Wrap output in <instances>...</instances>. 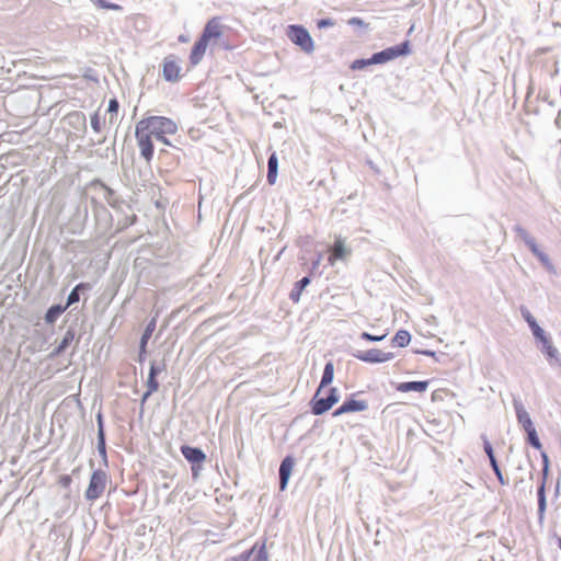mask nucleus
I'll use <instances>...</instances> for the list:
<instances>
[{
  "label": "nucleus",
  "mask_w": 561,
  "mask_h": 561,
  "mask_svg": "<svg viewBox=\"0 0 561 561\" xmlns=\"http://www.w3.org/2000/svg\"><path fill=\"white\" fill-rule=\"evenodd\" d=\"M347 409H346V404L345 402L343 401L341 405H339L333 412H332V416L333 417H337V416H341L343 414H347Z\"/></svg>",
  "instance_id": "obj_57"
},
{
  "label": "nucleus",
  "mask_w": 561,
  "mask_h": 561,
  "mask_svg": "<svg viewBox=\"0 0 561 561\" xmlns=\"http://www.w3.org/2000/svg\"><path fill=\"white\" fill-rule=\"evenodd\" d=\"M153 392H150L148 390H146L141 398H140V412H139V417L141 419L142 415H144V407L146 404V402L148 401V399L152 396Z\"/></svg>",
  "instance_id": "obj_52"
},
{
  "label": "nucleus",
  "mask_w": 561,
  "mask_h": 561,
  "mask_svg": "<svg viewBox=\"0 0 561 561\" xmlns=\"http://www.w3.org/2000/svg\"><path fill=\"white\" fill-rule=\"evenodd\" d=\"M76 329L75 325L71 324L68 327L67 331L65 332L61 341L58 343L57 346L49 353L48 357L50 359H55L59 356H61L67 348L73 343L76 339Z\"/></svg>",
  "instance_id": "obj_17"
},
{
  "label": "nucleus",
  "mask_w": 561,
  "mask_h": 561,
  "mask_svg": "<svg viewBox=\"0 0 561 561\" xmlns=\"http://www.w3.org/2000/svg\"><path fill=\"white\" fill-rule=\"evenodd\" d=\"M96 8L112 11H123V7L107 0H90Z\"/></svg>",
  "instance_id": "obj_39"
},
{
  "label": "nucleus",
  "mask_w": 561,
  "mask_h": 561,
  "mask_svg": "<svg viewBox=\"0 0 561 561\" xmlns=\"http://www.w3.org/2000/svg\"><path fill=\"white\" fill-rule=\"evenodd\" d=\"M135 138L140 150V157L145 159L146 162H151L154 156L153 137L145 131L144 127L137 123L135 127Z\"/></svg>",
  "instance_id": "obj_8"
},
{
  "label": "nucleus",
  "mask_w": 561,
  "mask_h": 561,
  "mask_svg": "<svg viewBox=\"0 0 561 561\" xmlns=\"http://www.w3.org/2000/svg\"><path fill=\"white\" fill-rule=\"evenodd\" d=\"M554 124H556V126H558L559 128L561 127V111H559L558 116H557V117H556V119H554Z\"/></svg>",
  "instance_id": "obj_62"
},
{
  "label": "nucleus",
  "mask_w": 561,
  "mask_h": 561,
  "mask_svg": "<svg viewBox=\"0 0 561 561\" xmlns=\"http://www.w3.org/2000/svg\"><path fill=\"white\" fill-rule=\"evenodd\" d=\"M363 391H357L354 393L348 394L344 402L346 404V409L348 413H358L364 412L368 409V402L366 400H359L357 399L358 396H360Z\"/></svg>",
  "instance_id": "obj_24"
},
{
  "label": "nucleus",
  "mask_w": 561,
  "mask_h": 561,
  "mask_svg": "<svg viewBox=\"0 0 561 561\" xmlns=\"http://www.w3.org/2000/svg\"><path fill=\"white\" fill-rule=\"evenodd\" d=\"M146 387H147V390L150 392L154 393L156 391H158V389H159L158 378L148 376L147 381H146Z\"/></svg>",
  "instance_id": "obj_50"
},
{
  "label": "nucleus",
  "mask_w": 561,
  "mask_h": 561,
  "mask_svg": "<svg viewBox=\"0 0 561 561\" xmlns=\"http://www.w3.org/2000/svg\"><path fill=\"white\" fill-rule=\"evenodd\" d=\"M351 355L364 363L368 364H380V350L379 348H370L367 351H355L352 352Z\"/></svg>",
  "instance_id": "obj_29"
},
{
  "label": "nucleus",
  "mask_w": 561,
  "mask_h": 561,
  "mask_svg": "<svg viewBox=\"0 0 561 561\" xmlns=\"http://www.w3.org/2000/svg\"><path fill=\"white\" fill-rule=\"evenodd\" d=\"M147 345H142L141 344H138V356H137V360L140 363V364H144L146 358H147Z\"/></svg>",
  "instance_id": "obj_53"
},
{
  "label": "nucleus",
  "mask_w": 561,
  "mask_h": 561,
  "mask_svg": "<svg viewBox=\"0 0 561 561\" xmlns=\"http://www.w3.org/2000/svg\"><path fill=\"white\" fill-rule=\"evenodd\" d=\"M533 91H534V88H533V84L530 83L528 89H527V94H526V102H525L526 113L527 114L533 113L535 115H538L539 114V108L537 106H535L534 108L530 107L529 98L533 94Z\"/></svg>",
  "instance_id": "obj_46"
},
{
  "label": "nucleus",
  "mask_w": 561,
  "mask_h": 561,
  "mask_svg": "<svg viewBox=\"0 0 561 561\" xmlns=\"http://www.w3.org/2000/svg\"><path fill=\"white\" fill-rule=\"evenodd\" d=\"M537 100L546 102L550 106H554L556 105V101L550 99L548 92H543V93L539 92L538 95H537Z\"/></svg>",
  "instance_id": "obj_55"
},
{
  "label": "nucleus",
  "mask_w": 561,
  "mask_h": 561,
  "mask_svg": "<svg viewBox=\"0 0 561 561\" xmlns=\"http://www.w3.org/2000/svg\"><path fill=\"white\" fill-rule=\"evenodd\" d=\"M415 354H421V355H424V356H427V357H433L437 360V356H436V352L433 351V350H415L414 351Z\"/></svg>",
  "instance_id": "obj_58"
},
{
  "label": "nucleus",
  "mask_w": 561,
  "mask_h": 561,
  "mask_svg": "<svg viewBox=\"0 0 561 561\" xmlns=\"http://www.w3.org/2000/svg\"><path fill=\"white\" fill-rule=\"evenodd\" d=\"M327 396H328V399L332 405V408L339 403L340 399H341V396H340V392H339V389L336 387H328V390H327Z\"/></svg>",
  "instance_id": "obj_44"
},
{
  "label": "nucleus",
  "mask_w": 561,
  "mask_h": 561,
  "mask_svg": "<svg viewBox=\"0 0 561 561\" xmlns=\"http://www.w3.org/2000/svg\"><path fill=\"white\" fill-rule=\"evenodd\" d=\"M95 421L98 425V433H96V449L100 455V457L103 460L104 466H108L107 460V451H106V433H105V424H104V416L102 411L100 410L95 415Z\"/></svg>",
  "instance_id": "obj_13"
},
{
  "label": "nucleus",
  "mask_w": 561,
  "mask_h": 561,
  "mask_svg": "<svg viewBox=\"0 0 561 561\" xmlns=\"http://www.w3.org/2000/svg\"><path fill=\"white\" fill-rule=\"evenodd\" d=\"M359 337L366 342L377 343V342H381L386 337V334L376 335V334H371L369 332L364 331L360 333Z\"/></svg>",
  "instance_id": "obj_45"
},
{
  "label": "nucleus",
  "mask_w": 561,
  "mask_h": 561,
  "mask_svg": "<svg viewBox=\"0 0 561 561\" xmlns=\"http://www.w3.org/2000/svg\"><path fill=\"white\" fill-rule=\"evenodd\" d=\"M539 351L552 368H559L561 371V356L558 348L553 345L551 336L537 343Z\"/></svg>",
  "instance_id": "obj_12"
},
{
  "label": "nucleus",
  "mask_w": 561,
  "mask_h": 561,
  "mask_svg": "<svg viewBox=\"0 0 561 561\" xmlns=\"http://www.w3.org/2000/svg\"><path fill=\"white\" fill-rule=\"evenodd\" d=\"M58 483H59V485H60V486H62V488H66V489H67V488H69V486L71 485V483H72V478H71V476H69V474H61V476L59 477Z\"/></svg>",
  "instance_id": "obj_54"
},
{
  "label": "nucleus",
  "mask_w": 561,
  "mask_h": 561,
  "mask_svg": "<svg viewBox=\"0 0 561 561\" xmlns=\"http://www.w3.org/2000/svg\"><path fill=\"white\" fill-rule=\"evenodd\" d=\"M271 153L267 158V174H266V181L270 185H274L277 181L278 176V156L275 150H272V147H270Z\"/></svg>",
  "instance_id": "obj_27"
},
{
  "label": "nucleus",
  "mask_w": 561,
  "mask_h": 561,
  "mask_svg": "<svg viewBox=\"0 0 561 561\" xmlns=\"http://www.w3.org/2000/svg\"><path fill=\"white\" fill-rule=\"evenodd\" d=\"M333 379H334V364L330 359L324 364L321 380L317 388L327 389L328 387H330Z\"/></svg>",
  "instance_id": "obj_33"
},
{
  "label": "nucleus",
  "mask_w": 561,
  "mask_h": 561,
  "mask_svg": "<svg viewBox=\"0 0 561 561\" xmlns=\"http://www.w3.org/2000/svg\"><path fill=\"white\" fill-rule=\"evenodd\" d=\"M95 211H96L98 219L104 217V218H111V220H113L111 214L104 206L95 207Z\"/></svg>",
  "instance_id": "obj_56"
},
{
  "label": "nucleus",
  "mask_w": 561,
  "mask_h": 561,
  "mask_svg": "<svg viewBox=\"0 0 561 561\" xmlns=\"http://www.w3.org/2000/svg\"><path fill=\"white\" fill-rule=\"evenodd\" d=\"M323 259V252L322 251H317L316 252V257L312 260L311 262V266L309 268V273L311 276L317 272V270L319 268V265L321 263Z\"/></svg>",
  "instance_id": "obj_48"
},
{
  "label": "nucleus",
  "mask_w": 561,
  "mask_h": 561,
  "mask_svg": "<svg viewBox=\"0 0 561 561\" xmlns=\"http://www.w3.org/2000/svg\"><path fill=\"white\" fill-rule=\"evenodd\" d=\"M138 124L156 139H161L162 136L175 135L178 131V124L165 116H148L140 119Z\"/></svg>",
  "instance_id": "obj_2"
},
{
  "label": "nucleus",
  "mask_w": 561,
  "mask_h": 561,
  "mask_svg": "<svg viewBox=\"0 0 561 561\" xmlns=\"http://www.w3.org/2000/svg\"><path fill=\"white\" fill-rule=\"evenodd\" d=\"M540 457H541V479L537 485V516L538 523L540 526L543 525L546 511H547V479L550 471V459L548 454L541 448Z\"/></svg>",
  "instance_id": "obj_3"
},
{
  "label": "nucleus",
  "mask_w": 561,
  "mask_h": 561,
  "mask_svg": "<svg viewBox=\"0 0 561 561\" xmlns=\"http://www.w3.org/2000/svg\"><path fill=\"white\" fill-rule=\"evenodd\" d=\"M181 66L174 55H169L162 62V77L167 82H178L181 78Z\"/></svg>",
  "instance_id": "obj_16"
},
{
  "label": "nucleus",
  "mask_w": 561,
  "mask_h": 561,
  "mask_svg": "<svg viewBox=\"0 0 561 561\" xmlns=\"http://www.w3.org/2000/svg\"><path fill=\"white\" fill-rule=\"evenodd\" d=\"M531 331V334L536 341V343H539L546 339H548L550 335L539 325L538 322L533 323L528 327Z\"/></svg>",
  "instance_id": "obj_38"
},
{
  "label": "nucleus",
  "mask_w": 561,
  "mask_h": 561,
  "mask_svg": "<svg viewBox=\"0 0 561 561\" xmlns=\"http://www.w3.org/2000/svg\"><path fill=\"white\" fill-rule=\"evenodd\" d=\"M67 310V308L64 306V304H53L49 306L44 316L43 320L46 325L54 327L57 322V320L61 317V314Z\"/></svg>",
  "instance_id": "obj_25"
},
{
  "label": "nucleus",
  "mask_w": 561,
  "mask_h": 561,
  "mask_svg": "<svg viewBox=\"0 0 561 561\" xmlns=\"http://www.w3.org/2000/svg\"><path fill=\"white\" fill-rule=\"evenodd\" d=\"M165 159H169V160H170V161H168V162H167L169 165H171L172 168H175V167H174V163H173V156H169V157H167Z\"/></svg>",
  "instance_id": "obj_64"
},
{
  "label": "nucleus",
  "mask_w": 561,
  "mask_h": 561,
  "mask_svg": "<svg viewBox=\"0 0 561 561\" xmlns=\"http://www.w3.org/2000/svg\"><path fill=\"white\" fill-rule=\"evenodd\" d=\"M208 45L209 44H207L199 36L196 38V41L194 42V44L191 48V53L188 56L190 65L192 67L197 66L202 61Z\"/></svg>",
  "instance_id": "obj_22"
},
{
  "label": "nucleus",
  "mask_w": 561,
  "mask_h": 561,
  "mask_svg": "<svg viewBox=\"0 0 561 561\" xmlns=\"http://www.w3.org/2000/svg\"><path fill=\"white\" fill-rule=\"evenodd\" d=\"M529 251L538 259L549 273L557 274L556 266L551 262L549 255L539 248L538 243L531 247Z\"/></svg>",
  "instance_id": "obj_32"
},
{
  "label": "nucleus",
  "mask_w": 561,
  "mask_h": 561,
  "mask_svg": "<svg viewBox=\"0 0 561 561\" xmlns=\"http://www.w3.org/2000/svg\"><path fill=\"white\" fill-rule=\"evenodd\" d=\"M117 218L115 222L114 233H121L134 226L138 219L137 215H135L131 210L124 208V210H116Z\"/></svg>",
  "instance_id": "obj_19"
},
{
  "label": "nucleus",
  "mask_w": 561,
  "mask_h": 561,
  "mask_svg": "<svg viewBox=\"0 0 561 561\" xmlns=\"http://www.w3.org/2000/svg\"><path fill=\"white\" fill-rule=\"evenodd\" d=\"M92 289V285L88 282L78 283L71 291L68 294L66 298V302L64 306L68 309L71 306L78 304L80 301L81 295L90 291Z\"/></svg>",
  "instance_id": "obj_21"
},
{
  "label": "nucleus",
  "mask_w": 561,
  "mask_h": 561,
  "mask_svg": "<svg viewBox=\"0 0 561 561\" xmlns=\"http://www.w3.org/2000/svg\"><path fill=\"white\" fill-rule=\"evenodd\" d=\"M180 451L184 459L191 465L192 479L196 481L201 476V471L207 458L205 451L201 447L191 446L188 444L181 445Z\"/></svg>",
  "instance_id": "obj_6"
},
{
  "label": "nucleus",
  "mask_w": 561,
  "mask_h": 561,
  "mask_svg": "<svg viewBox=\"0 0 561 561\" xmlns=\"http://www.w3.org/2000/svg\"><path fill=\"white\" fill-rule=\"evenodd\" d=\"M66 119H67L68 125L70 127H72L73 129L79 130V131L87 130V117L83 112L73 111L67 115Z\"/></svg>",
  "instance_id": "obj_30"
},
{
  "label": "nucleus",
  "mask_w": 561,
  "mask_h": 561,
  "mask_svg": "<svg viewBox=\"0 0 561 561\" xmlns=\"http://www.w3.org/2000/svg\"><path fill=\"white\" fill-rule=\"evenodd\" d=\"M430 386V380H413L399 382L396 386V390L399 392H425Z\"/></svg>",
  "instance_id": "obj_26"
},
{
  "label": "nucleus",
  "mask_w": 561,
  "mask_h": 561,
  "mask_svg": "<svg viewBox=\"0 0 561 561\" xmlns=\"http://www.w3.org/2000/svg\"><path fill=\"white\" fill-rule=\"evenodd\" d=\"M519 312L524 321L529 325L536 323L537 320L525 305L519 306Z\"/></svg>",
  "instance_id": "obj_42"
},
{
  "label": "nucleus",
  "mask_w": 561,
  "mask_h": 561,
  "mask_svg": "<svg viewBox=\"0 0 561 561\" xmlns=\"http://www.w3.org/2000/svg\"><path fill=\"white\" fill-rule=\"evenodd\" d=\"M481 439L483 443V450H484L485 455L488 456L491 469H492L493 473L495 474L499 483L501 485H507L508 480L503 476V472H502L499 461L496 459L494 448H493L491 442L489 440V438L485 434H481Z\"/></svg>",
  "instance_id": "obj_10"
},
{
  "label": "nucleus",
  "mask_w": 561,
  "mask_h": 561,
  "mask_svg": "<svg viewBox=\"0 0 561 561\" xmlns=\"http://www.w3.org/2000/svg\"><path fill=\"white\" fill-rule=\"evenodd\" d=\"M175 142L176 144L173 146V148H172L173 151L172 152L167 150V149H161L159 151V158H167L169 156H173L174 167H178V165H180L182 158L186 157V153L180 147V145H183V141L180 138H176Z\"/></svg>",
  "instance_id": "obj_31"
},
{
  "label": "nucleus",
  "mask_w": 561,
  "mask_h": 561,
  "mask_svg": "<svg viewBox=\"0 0 561 561\" xmlns=\"http://www.w3.org/2000/svg\"><path fill=\"white\" fill-rule=\"evenodd\" d=\"M266 542L267 539L263 537L248 548V552H251L250 561H270Z\"/></svg>",
  "instance_id": "obj_20"
},
{
  "label": "nucleus",
  "mask_w": 561,
  "mask_h": 561,
  "mask_svg": "<svg viewBox=\"0 0 561 561\" xmlns=\"http://www.w3.org/2000/svg\"><path fill=\"white\" fill-rule=\"evenodd\" d=\"M90 124L94 133H100L102 130V118L100 116L99 111L94 112L90 116Z\"/></svg>",
  "instance_id": "obj_43"
},
{
  "label": "nucleus",
  "mask_w": 561,
  "mask_h": 561,
  "mask_svg": "<svg viewBox=\"0 0 561 561\" xmlns=\"http://www.w3.org/2000/svg\"><path fill=\"white\" fill-rule=\"evenodd\" d=\"M324 389L316 388L313 396L309 401L310 412L313 415H323L332 409L328 396H321Z\"/></svg>",
  "instance_id": "obj_15"
},
{
  "label": "nucleus",
  "mask_w": 561,
  "mask_h": 561,
  "mask_svg": "<svg viewBox=\"0 0 561 561\" xmlns=\"http://www.w3.org/2000/svg\"><path fill=\"white\" fill-rule=\"evenodd\" d=\"M157 321H158V313H156L153 317L149 319V321L146 323V327L141 333V336L139 339V344L147 345L148 342L151 339L156 328H157Z\"/></svg>",
  "instance_id": "obj_34"
},
{
  "label": "nucleus",
  "mask_w": 561,
  "mask_h": 561,
  "mask_svg": "<svg viewBox=\"0 0 561 561\" xmlns=\"http://www.w3.org/2000/svg\"><path fill=\"white\" fill-rule=\"evenodd\" d=\"M296 459L291 454L286 455L280 461L278 468V486L280 491H285L288 486Z\"/></svg>",
  "instance_id": "obj_14"
},
{
  "label": "nucleus",
  "mask_w": 561,
  "mask_h": 561,
  "mask_svg": "<svg viewBox=\"0 0 561 561\" xmlns=\"http://www.w3.org/2000/svg\"><path fill=\"white\" fill-rule=\"evenodd\" d=\"M286 35L289 41L298 46L305 54L310 55L314 51V41L304 25L289 24L286 28Z\"/></svg>",
  "instance_id": "obj_5"
},
{
  "label": "nucleus",
  "mask_w": 561,
  "mask_h": 561,
  "mask_svg": "<svg viewBox=\"0 0 561 561\" xmlns=\"http://www.w3.org/2000/svg\"><path fill=\"white\" fill-rule=\"evenodd\" d=\"M513 231L517 234V237H519L523 242L526 244V247L530 250L531 247H534L535 244H537V241L534 237H531L528 231L522 227L520 225H515L513 227Z\"/></svg>",
  "instance_id": "obj_36"
},
{
  "label": "nucleus",
  "mask_w": 561,
  "mask_h": 561,
  "mask_svg": "<svg viewBox=\"0 0 561 561\" xmlns=\"http://www.w3.org/2000/svg\"><path fill=\"white\" fill-rule=\"evenodd\" d=\"M513 407L515 410L517 423L523 427L524 431L535 426L529 413L525 409V405L519 397H513Z\"/></svg>",
  "instance_id": "obj_18"
},
{
  "label": "nucleus",
  "mask_w": 561,
  "mask_h": 561,
  "mask_svg": "<svg viewBox=\"0 0 561 561\" xmlns=\"http://www.w3.org/2000/svg\"><path fill=\"white\" fill-rule=\"evenodd\" d=\"M311 279H312L311 275L307 274L302 278H300V279H298L297 282L294 283V286H293V288H291V290L289 293V299L294 304L299 302L300 297H301L304 290L306 289L307 286L310 285Z\"/></svg>",
  "instance_id": "obj_28"
},
{
  "label": "nucleus",
  "mask_w": 561,
  "mask_h": 561,
  "mask_svg": "<svg viewBox=\"0 0 561 561\" xmlns=\"http://www.w3.org/2000/svg\"><path fill=\"white\" fill-rule=\"evenodd\" d=\"M316 24L319 30H324L334 26L335 20L332 18H321L317 20Z\"/></svg>",
  "instance_id": "obj_49"
},
{
  "label": "nucleus",
  "mask_w": 561,
  "mask_h": 561,
  "mask_svg": "<svg viewBox=\"0 0 561 561\" xmlns=\"http://www.w3.org/2000/svg\"><path fill=\"white\" fill-rule=\"evenodd\" d=\"M412 339L411 333L405 329H400L391 339V345L394 347H405L410 344Z\"/></svg>",
  "instance_id": "obj_35"
},
{
  "label": "nucleus",
  "mask_w": 561,
  "mask_h": 561,
  "mask_svg": "<svg viewBox=\"0 0 561 561\" xmlns=\"http://www.w3.org/2000/svg\"><path fill=\"white\" fill-rule=\"evenodd\" d=\"M560 494V483L559 481L557 482V485L554 488V496L558 497Z\"/></svg>",
  "instance_id": "obj_63"
},
{
  "label": "nucleus",
  "mask_w": 561,
  "mask_h": 561,
  "mask_svg": "<svg viewBox=\"0 0 561 561\" xmlns=\"http://www.w3.org/2000/svg\"><path fill=\"white\" fill-rule=\"evenodd\" d=\"M250 556L251 552H248V549H245L237 556L227 558L225 561H250Z\"/></svg>",
  "instance_id": "obj_51"
},
{
  "label": "nucleus",
  "mask_w": 561,
  "mask_h": 561,
  "mask_svg": "<svg viewBox=\"0 0 561 561\" xmlns=\"http://www.w3.org/2000/svg\"><path fill=\"white\" fill-rule=\"evenodd\" d=\"M526 443L537 450H541L542 444L540 442L539 435L537 433L536 426H533L526 431Z\"/></svg>",
  "instance_id": "obj_37"
},
{
  "label": "nucleus",
  "mask_w": 561,
  "mask_h": 561,
  "mask_svg": "<svg viewBox=\"0 0 561 561\" xmlns=\"http://www.w3.org/2000/svg\"><path fill=\"white\" fill-rule=\"evenodd\" d=\"M412 46L409 39H404L400 44L386 47L379 51L371 54L368 58H356L350 64L352 71L367 70L370 66L385 65L400 57L411 55Z\"/></svg>",
  "instance_id": "obj_1"
},
{
  "label": "nucleus",
  "mask_w": 561,
  "mask_h": 561,
  "mask_svg": "<svg viewBox=\"0 0 561 561\" xmlns=\"http://www.w3.org/2000/svg\"><path fill=\"white\" fill-rule=\"evenodd\" d=\"M392 358H394V354L393 353H391V352H382L380 350V364L385 363V362H388V360H391Z\"/></svg>",
  "instance_id": "obj_59"
},
{
  "label": "nucleus",
  "mask_w": 561,
  "mask_h": 561,
  "mask_svg": "<svg viewBox=\"0 0 561 561\" xmlns=\"http://www.w3.org/2000/svg\"><path fill=\"white\" fill-rule=\"evenodd\" d=\"M220 16H213L209 19L206 22L202 33L199 34V37L207 44H209L211 41L220 39L224 34V25L220 23Z\"/></svg>",
  "instance_id": "obj_11"
},
{
  "label": "nucleus",
  "mask_w": 561,
  "mask_h": 561,
  "mask_svg": "<svg viewBox=\"0 0 561 561\" xmlns=\"http://www.w3.org/2000/svg\"><path fill=\"white\" fill-rule=\"evenodd\" d=\"M540 457H541V479L537 485V516L538 523L540 526L543 525L546 511H547V479L550 471V459L548 454L541 448Z\"/></svg>",
  "instance_id": "obj_4"
},
{
  "label": "nucleus",
  "mask_w": 561,
  "mask_h": 561,
  "mask_svg": "<svg viewBox=\"0 0 561 561\" xmlns=\"http://www.w3.org/2000/svg\"><path fill=\"white\" fill-rule=\"evenodd\" d=\"M336 261H340L337 257H333V253L330 252L328 256V265L333 266Z\"/></svg>",
  "instance_id": "obj_61"
},
{
  "label": "nucleus",
  "mask_w": 561,
  "mask_h": 561,
  "mask_svg": "<svg viewBox=\"0 0 561 561\" xmlns=\"http://www.w3.org/2000/svg\"><path fill=\"white\" fill-rule=\"evenodd\" d=\"M94 185L100 186L104 199L113 209L124 210V208H127L128 210H131V206L121 195H118L116 191L103 183L101 180H96Z\"/></svg>",
  "instance_id": "obj_9"
},
{
  "label": "nucleus",
  "mask_w": 561,
  "mask_h": 561,
  "mask_svg": "<svg viewBox=\"0 0 561 561\" xmlns=\"http://www.w3.org/2000/svg\"><path fill=\"white\" fill-rule=\"evenodd\" d=\"M165 362L164 360H161V362H157V360H151L150 362V367H149V373H148V376H151V377H157L163 371L165 370Z\"/></svg>",
  "instance_id": "obj_40"
},
{
  "label": "nucleus",
  "mask_w": 561,
  "mask_h": 561,
  "mask_svg": "<svg viewBox=\"0 0 561 561\" xmlns=\"http://www.w3.org/2000/svg\"><path fill=\"white\" fill-rule=\"evenodd\" d=\"M329 252L333 253V257L345 261L352 254V249L345 244V239L336 236L334 242L329 248Z\"/></svg>",
  "instance_id": "obj_23"
},
{
  "label": "nucleus",
  "mask_w": 561,
  "mask_h": 561,
  "mask_svg": "<svg viewBox=\"0 0 561 561\" xmlns=\"http://www.w3.org/2000/svg\"><path fill=\"white\" fill-rule=\"evenodd\" d=\"M158 141L162 142L163 145L165 146H169L171 148H173V146L176 144L175 141H171L168 136H162L161 139H157Z\"/></svg>",
  "instance_id": "obj_60"
},
{
  "label": "nucleus",
  "mask_w": 561,
  "mask_h": 561,
  "mask_svg": "<svg viewBox=\"0 0 561 561\" xmlns=\"http://www.w3.org/2000/svg\"><path fill=\"white\" fill-rule=\"evenodd\" d=\"M107 481L108 476L103 469H94L91 472L89 484L84 492V499L90 502L98 500L103 494Z\"/></svg>",
  "instance_id": "obj_7"
},
{
  "label": "nucleus",
  "mask_w": 561,
  "mask_h": 561,
  "mask_svg": "<svg viewBox=\"0 0 561 561\" xmlns=\"http://www.w3.org/2000/svg\"><path fill=\"white\" fill-rule=\"evenodd\" d=\"M119 110V102L116 98H112L108 101L107 113L112 115V117H117Z\"/></svg>",
  "instance_id": "obj_47"
},
{
  "label": "nucleus",
  "mask_w": 561,
  "mask_h": 561,
  "mask_svg": "<svg viewBox=\"0 0 561 561\" xmlns=\"http://www.w3.org/2000/svg\"><path fill=\"white\" fill-rule=\"evenodd\" d=\"M347 24L351 26H354V27H358V28L363 30L364 32H367L369 30V23L365 22L359 16H353V18L348 19Z\"/></svg>",
  "instance_id": "obj_41"
}]
</instances>
